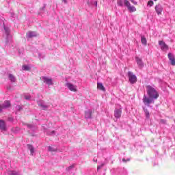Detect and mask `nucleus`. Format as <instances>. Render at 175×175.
<instances>
[{
	"mask_svg": "<svg viewBox=\"0 0 175 175\" xmlns=\"http://www.w3.org/2000/svg\"><path fill=\"white\" fill-rule=\"evenodd\" d=\"M146 92L149 97L144 95L142 100L145 105L150 106L151 103H154V100H155V99H158V98H159V93L151 85L146 86Z\"/></svg>",
	"mask_w": 175,
	"mask_h": 175,
	"instance_id": "obj_1",
	"label": "nucleus"
},
{
	"mask_svg": "<svg viewBox=\"0 0 175 175\" xmlns=\"http://www.w3.org/2000/svg\"><path fill=\"white\" fill-rule=\"evenodd\" d=\"M124 6H126L129 12L130 13H133V12H136V8L133 5H131V3L128 0H124Z\"/></svg>",
	"mask_w": 175,
	"mask_h": 175,
	"instance_id": "obj_2",
	"label": "nucleus"
},
{
	"mask_svg": "<svg viewBox=\"0 0 175 175\" xmlns=\"http://www.w3.org/2000/svg\"><path fill=\"white\" fill-rule=\"evenodd\" d=\"M129 81L131 84H135L137 81V77L136 75H133V72L129 71L128 72Z\"/></svg>",
	"mask_w": 175,
	"mask_h": 175,
	"instance_id": "obj_3",
	"label": "nucleus"
},
{
	"mask_svg": "<svg viewBox=\"0 0 175 175\" xmlns=\"http://www.w3.org/2000/svg\"><path fill=\"white\" fill-rule=\"evenodd\" d=\"M66 87L70 90V91H72V92H77V86L75 85L70 83H66Z\"/></svg>",
	"mask_w": 175,
	"mask_h": 175,
	"instance_id": "obj_4",
	"label": "nucleus"
},
{
	"mask_svg": "<svg viewBox=\"0 0 175 175\" xmlns=\"http://www.w3.org/2000/svg\"><path fill=\"white\" fill-rule=\"evenodd\" d=\"M159 44L161 47V49L163 50V51H167L169 50V46L165 43L163 41H159Z\"/></svg>",
	"mask_w": 175,
	"mask_h": 175,
	"instance_id": "obj_5",
	"label": "nucleus"
},
{
	"mask_svg": "<svg viewBox=\"0 0 175 175\" xmlns=\"http://www.w3.org/2000/svg\"><path fill=\"white\" fill-rule=\"evenodd\" d=\"M155 11L157 12V14H158V16H159L160 14H162V12L163 10V7H162L161 5V4H158L155 6Z\"/></svg>",
	"mask_w": 175,
	"mask_h": 175,
	"instance_id": "obj_6",
	"label": "nucleus"
},
{
	"mask_svg": "<svg viewBox=\"0 0 175 175\" xmlns=\"http://www.w3.org/2000/svg\"><path fill=\"white\" fill-rule=\"evenodd\" d=\"M121 114H122V110L121 109H116L114 111L115 118H121Z\"/></svg>",
	"mask_w": 175,
	"mask_h": 175,
	"instance_id": "obj_7",
	"label": "nucleus"
},
{
	"mask_svg": "<svg viewBox=\"0 0 175 175\" xmlns=\"http://www.w3.org/2000/svg\"><path fill=\"white\" fill-rule=\"evenodd\" d=\"M168 58L171 62V65H172V66H175V57H174V55H173L172 53H168Z\"/></svg>",
	"mask_w": 175,
	"mask_h": 175,
	"instance_id": "obj_8",
	"label": "nucleus"
},
{
	"mask_svg": "<svg viewBox=\"0 0 175 175\" xmlns=\"http://www.w3.org/2000/svg\"><path fill=\"white\" fill-rule=\"evenodd\" d=\"M36 36H38V33H36V32L35 31H29L27 33V38H36Z\"/></svg>",
	"mask_w": 175,
	"mask_h": 175,
	"instance_id": "obj_9",
	"label": "nucleus"
},
{
	"mask_svg": "<svg viewBox=\"0 0 175 175\" xmlns=\"http://www.w3.org/2000/svg\"><path fill=\"white\" fill-rule=\"evenodd\" d=\"M44 83L45 84H47L48 85H53V84H54V83H53V79L51 78H49V77H44Z\"/></svg>",
	"mask_w": 175,
	"mask_h": 175,
	"instance_id": "obj_10",
	"label": "nucleus"
},
{
	"mask_svg": "<svg viewBox=\"0 0 175 175\" xmlns=\"http://www.w3.org/2000/svg\"><path fill=\"white\" fill-rule=\"evenodd\" d=\"M135 60H136L137 65L139 66V68H143L144 64H143V61H142V59L137 57H135Z\"/></svg>",
	"mask_w": 175,
	"mask_h": 175,
	"instance_id": "obj_11",
	"label": "nucleus"
},
{
	"mask_svg": "<svg viewBox=\"0 0 175 175\" xmlns=\"http://www.w3.org/2000/svg\"><path fill=\"white\" fill-rule=\"evenodd\" d=\"M2 109H8L10 107V101L5 100L4 103L1 105Z\"/></svg>",
	"mask_w": 175,
	"mask_h": 175,
	"instance_id": "obj_12",
	"label": "nucleus"
},
{
	"mask_svg": "<svg viewBox=\"0 0 175 175\" xmlns=\"http://www.w3.org/2000/svg\"><path fill=\"white\" fill-rule=\"evenodd\" d=\"M97 88L100 91H106V88H105V86H103V84L102 83H97Z\"/></svg>",
	"mask_w": 175,
	"mask_h": 175,
	"instance_id": "obj_13",
	"label": "nucleus"
},
{
	"mask_svg": "<svg viewBox=\"0 0 175 175\" xmlns=\"http://www.w3.org/2000/svg\"><path fill=\"white\" fill-rule=\"evenodd\" d=\"M85 118H92V111L89 110V111H86L85 113Z\"/></svg>",
	"mask_w": 175,
	"mask_h": 175,
	"instance_id": "obj_14",
	"label": "nucleus"
},
{
	"mask_svg": "<svg viewBox=\"0 0 175 175\" xmlns=\"http://www.w3.org/2000/svg\"><path fill=\"white\" fill-rule=\"evenodd\" d=\"M0 129L2 131H5V129H6V125L5 124V122L3 120H0Z\"/></svg>",
	"mask_w": 175,
	"mask_h": 175,
	"instance_id": "obj_15",
	"label": "nucleus"
},
{
	"mask_svg": "<svg viewBox=\"0 0 175 175\" xmlns=\"http://www.w3.org/2000/svg\"><path fill=\"white\" fill-rule=\"evenodd\" d=\"M8 77L10 81H12V83H16V77H14V75H13L12 74H9Z\"/></svg>",
	"mask_w": 175,
	"mask_h": 175,
	"instance_id": "obj_16",
	"label": "nucleus"
},
{
	"mask_svg": "<svg viewBox=\"0 0 175 175\" xmlns=\"http://www.w3.org/2000/svg\"><path fill=\"white\" fill-rule=\"evenodd\" d=\"M143 110L144 111L146 118H150V111H148V109H147V108L146 107H144Z\"/></svg>",
	"mask_w": 175,
	"mask_h": 175,
	"instance_id": "obj_17",
	"label": "nucleus"
},
{
	"mask_svg": "<svg viewBox=\"0 0 175 175\" xmlns=\"http://www.w3.org/2000/svg\"><path fill=\"white\" fill-rule=\"evenodd\" d=\"M27 147L31 152V154L33 155V153L35 152V149L33 148V146H32L31 145H27Z\"/></svg>",
	"mask_w": 175,
	"mask_h": 175,
	"instance_id": "obj_18",
	"label": "nucleus"
},
{
	"mask_svg": "<svg viewBox=\"0 0 175 175\" xmlns=\"http://www.w3.org/2000/svg\"><path fill=\"white\" fill-rule=\"evenodd\" d=\"M48 150L50 151L51 152H55L57 151V148H54L52 146H49L48 147Z\"/></svg>",
	"mask_w": 175,
	"mask_h": 175,
	"instance_id": "obj_19",
	"label": "nucleus"
},
{
	"mask_svg": "<svg viewBox=\"0 0 175 175\" xmlns=\"http://www.w3.org/2000/svg\"><path fill=\"white\" fill-rule=\"evenodd\" d=\"M141 42H142V44H145V45L147 44V39L146 38V37L142 36Z\"/></svg>",
	"mask_w": 175,
	"mask_h": 175,
	"instance_id": "obj_20",
	"label": "nucleus"
},
{
	"mask_svg": "<svg viewBox=\"0 0 175 175\" xmlns=\"http://www.w3.org/2000/svg\"><path fill=\"white\" fill-rule=\"evenodd\" d=\"M22 69H23V70H26V71L31 70V68H29V66H28L27 65H23L22 66Z\"/></svg>",
	"mask_w": 175,
	"mask_h": 175,
	"instance_id": "obj_21",
	"label": "nucleus"
},
{
	"mask_svg": "<svg viewBox=\"0 0 175 175\" xmlns=\"http://www.w3.org/2000/svg\"><path fill=\"white\" fill-rule=\"evenodd\" d=\"M117 3L118 6H121V7L124 6V1L122 0H118L117 1Z\"/></svg>",
	"mask_w": 175,
	"mask_h": 175,
	"instance_id": "obj_22",
	"label": "nucleus"
},
{
	"mask_svg": "<svg viewBox=\"0 0 175 175\" xmlns=\"http://www.w3.org/2000/svg\"><path fill=\"white\" fill-rule=\"evenodd\" d=\"M75 168V164H72V165H70L69 167H68L66 168V170L68 172H70V170H72V169H74Z\"/></svg>",
	"mask_w": 175,
	"mask_h": 175,
	"instance_id": "obj_23",
	"label": "nucleus"
},
{
	"mask_svg": "<svg viewBox=\"0 0 175 175\" xmlns=\"http://www.w3.org/2000/svg\"><path fill=\"white\" fill-rule=\"evenodd\" d=\"M148 6H150V8H151V6L154 5V1H152V0H150L148 2Z\"/></svg>",
	"mask_w": 175,
	"mask_h": 175,
	"instance_id": "obj_24",
	"label": "nucleus"
},
{
	"mask_svg": "<svg viewBox=\"0 0 175 175\" xmlns=\"http://www.w3.org/2000/svg\"><path fill=\"white\" fill-rule=\"evenodd\" d=\"M47 135H49V136H53V135H55V131H49L46 133Z\"/></svg>",
	"mask_w": 175,
	"mask_h": 175,
	"instance_id": "obj_25",
	"label": "nucleus"
},
{
	"mask_svg": "<svg viewBox=\"0 0 175 175\" xmlns=\"http://www.w3.org/2000/svg\"><path fill=\"white\" fill-rule=\"evenodd\" d=\"M105 166V163H102L101 165H98L97 167V170L99 171V170L102 169Z\"/></svg>",
	"mask_w": 175,
	"mask_h": 175,
	"instance_id": "obj_26",
	"label": "nucleus"
},
{
	"mask_svg": "<svg viewBox=\"0 0 175 175\" xmlns=\"http://www.w3.org/2000/svg\"><path fill=\"white\" fill-rule=\"evenodd\" d=\"M160 122H161V124H166V120L161 119V120H160Z\"/></svg>",
	"mask_w": 175,
	"mask_h": 175,
	"instance_id": "obj_27",
	"label": "nucleus"
},
{
	"mask_svg": "<svg viewBox=\"0 0 175 175\" xmlns=\"http://www.w3.org/2000/svg\"><path fill=\"white\" fill-rule=\"evenodd\" d=\"M131 2H132V3H133V5H137V2L135 1V0H130Z\"/></svg>",
	"mask_w": 175,
	"mask_h": 175,
	"instance_id": "obj_28",
	"label": "nucleus"
},
{
	"mask_svg": "<svg viewBox=\"0 0 175 175\" xmlns=\"http://www.w3.org/2000/svg\"><path fill=\"white\" fill-rule=\"evenodd\" d=\"M25 99H26V100L31 99V96H25Z\"/></svg>",
	"mask_w": 175,
	"mask_h": 175,
	"instance_id": "obj_29",
	"label": "nucleus"
},
{
	"mask_svg": "<svg viewBox=\"0 0 175 175\" xmlns=\"http://www.w3.org/2000/svg\"><path fill=\"white\" fill-rule=\"evenodd\" d=\"M129 161H131V159H128L127 160H126L125 159H122L123 162H128Z\"/></svg>",
	"mask_w": 175,
	"mask_h": 175,
	"instance_id": "obj_30",
	"label": "nucleus"
},
{
	"mask_svg": "<svg viewBox=\"0 0 175 175\" xmlns=\"http://www.w3.org/2000/svg\"><path fill=\"white\" fill-rule=\"evenodd\" d=\"M3 110V108H2V105H0V111H2Z\"/></svg>",
	"mask_w": 175,
	"mask_h": 175,
	"instance_id": "obj_31",
	"label": "nucleus"
},
{
	"mask_svg": "<svg viewBox=\"0 0 175 175\" xmlns=\"http://www.w3.org/2000/svg\"><path fill=\"white\" fill-rule=\"evenodd\" d=\"M95 5L98 6V3L96 1H95Z\"/></svg>",
	"mask_w": 175,
	"mask_h": 175,
	"instance_id": "obj_32",
	"label": "nucleus"
},
{
	"mask_svg": "<svg viewBox=\"0 0 175 175\" xmlns=\"http://www.w3.org/2000/svg\"><path fill=\"white\" fill-rule=\"evenodd\" d=\"M63 1V2H64V3H66V0H62Z\"/></svg>",
	"mask_w": 175,
	"mask_h": 175,
	"instance_id": "obj_33",
	"label": "nucleus"
},
{
	"mask_svg": "<svg viewBox=\"0 0 175 175\" xmlns=\"http://www.w3.org/2000/svg\"><path fill=\"white\" fill-rule=\"evenodd\" d=\"M93 161H94V162H96L98 160L94 159Z\"/></svg>",
	"mask_w": 175,
	"mask_h": 175,
	"instance_id": "obj_34",
	"label": "nucleus"
},
{
	"mask_svg": "<svg viewBox=\"0 0 175 175\" xmlns=\"http://www.w3.org/2000/svg\"><path fill=\"white\" fill-rule=\"evenodd\" d=\"M154 1H157V0H154Z\"/></svg>",
	"mask_w": 175,
	"mask_h": 175,
	"instance_id": "obj_35",
	"label": "nucleus"
}]
</instances>
